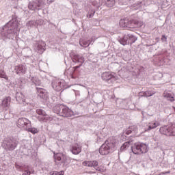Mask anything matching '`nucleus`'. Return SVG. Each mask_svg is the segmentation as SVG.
<instances>
[{
    "label": "nucleus",
    "mask_w": 175,
    "mask_h": 175,
    "mask_svg": "<svg viewBox=\"0 0 175 175\" xmlns=\"http://www.w3.org/2000/svg\"><path fill=\"white\" fill-rule=\"evenodd\" d=\"M54 159L55 162L61 161L62 163H65L66 162V154L61 152L54 153Z\"/></svg>",
    "instance_id": "obj_12"
},
{
    "label": "nucleus",
    "mask_w": 175,
    "mask_h": 175,
    "mask_svg": "<svg viewBox=\"0 0 175 175\" xmlns=\"http://www.w3.org/2000/svg\"><path fill=\"white\" fill-rule=\"evenodd\" d=\"M157 126H159V122H152L148 124V129H155Z\"/></svg>",
    "instance_id": "obj_21"
},
{
    "label": "nucleus",
    "mask_w": 175,
    "mask_h": 175,
    "mask_svg": "<svg viewBox=\"0 0 175 175\" xmlns=\"http://www.w3.org/2000/svg\"><path fill=\"white\" fill-rule=\"evenodd\" d=\"M59 172H57V171H55L53 172L52 174H51V175H59Z\"/></svg>",
    "instance_id": "obj_37"
},
{
    "label": "nucleus",
    "mask_w": 175,
    "mask_h": 175,
    "mask_svg": "<svg viewBox=\"0 0 175 175\" xmlns=\"http://www.w3.org/2000/svg\"><path fill=\"white\" fill-rule=\"evenodd\" d=\"M36 113L39 116H42L43 117H44V116H46V111H44V110H43L42 109H38L36 110Z\"/></svg>",
    "instance_id": "obj_24"
},
{
    "label": "nucleus",
    "mask_w": 175,
    "mask_h": 175,
    "mask_svg": "<svg viewBox=\"0 0 175 175\" xmlns=\"http://www.w3.org/2000/svg\"><path fill=\"white\" fill-rule=\"evenodd\" d=\"M0 78L5 79V80H9V77H8L5 71H0Z\"/></svg>",
    "instance_id": "obj_23"
},
{
    "label": "nucleus",
    "mask_w": 175,
    "mask_h": 175,
    "mask_svg": "<svg viewBox=\"0 0 175 175\" xmlns=\"http://www.w3.org/2000/svg\"><path fill=\"white\" fill-rule=\"evenodd\" d=\"M117 146V142L114 139H108L99 148L100 155H109L110 152H113Z\"/></svg>",
    "instance_id": "obj_1"
},
{
    "label": "nucleus",
    "mask_w": 175,
    "mask_h": 175,
    "mask_svg": "<svg viewBox=\"0 0 175 175\" xmlns=\"http://www.w3.org/2000/svg\"><path fill=\"white\" fill-rule=\"evenodd\" d=\"M71 58L74 62H79L80 65L74 67V70H76L84 64V57L79 55H71Z\"/></svg>",
    "instance_id": "obj_6"
},
{
    "label": "nucleus",
    "mask_w": 175,
    "mask_h": 175,
    "mask_svg": "<svg viewBox=\"0 0 175 175\" xmlns=\"http://www.w3.org/2000/svg\"><path fill=\"white\" fill-rule=\"evenodd\" d=\"M161 40L162 42H167V37H166L165 35H163L161 36Z\"/></svg>",
    "instance_id": "obj_32"
},
{
    "label": "nucleus",
    "mask_w": 175,
    "mask_h": 175,
    "mask_svg": "<svg viewBox=\"0 0 175 175\" xmlns=\"http://www.w3.org/2000/svg\"><path fill=\"white\" fill-rule=\"evenodd\" d=\"M42 44L43 46H46V43H44V42H42Z\"/></svg>",
    "instance_id": "obj_40"
},
{
    "label": "nucleus",
    "mask_w": 175,
    "mask_h": 175,
    "mask_svg": "<svg viewBox=\"0 0 175 175\" xmlns=\"http://www.w3.org/2000/svg\"><path fill=\"white\" fill-rule=\"evenodd\" d=\"M40 8V5L38 4L37 3L33 2L31 4H29V9H30V10H39V8Z\"/></svg>",
    "instance_id": "obj_19"
},
{
    "label": "nucleus",
    "mask_w": 175,
    "mask_h": 175,
    "mask_svg": "<svg viewBox=\"0 0 175 175\" xmlns=\"http://www.w3.org/2000/svg\"><path fill=\"white\" fill-rule=\"evenodd\" d=\"M129 39H133V41L131 42V43H135V40H136L135 39V37H134L133 36H132V35H131V36H129ZM128 43H130V42L128 41Z\"/></svg>",
    "instance_id": "obj_33"
},
{
    "label": "nucleus",
    "mask_w": 175,
    "mask_h": 175,
    "mask_svg": "<svg viewBox=\"0 0 175 175\" xmlns=\"http://www.w3.org/2000/svg\"><path fill=\"white\" fill-rule=\"evenodd\" d=\"M102 79L107 83H114L117 80V75L114 72H105L102 74Z\"/></svg>",
    "instance_id": "obj_4"
},
{
    "label": "nucleus",
    "mask_w": 175,
    "mask_h": 175,
    "mask_svg": "<svg viewBox=\"0 0 175 175\" xmlns=\"http://www.w3.org/2000/svg\"><path fill=\"white\" fill-rule=\"evenodd\" d=\"M171 129V136H175V124H172L170 126Z\"/></svg>",
    "instance_id": "obj_26"
},
{
    "label": "nucleus",
    "mask_w": 175,
    "mask_h": 175,
    "mask_svg": "<svg viewBox=\"0 0 175 175\" xmlns=\"http://www.w3.org/2000/svg\"><path fill=\"white\" fill-rule=\"evenodd\" d=\"M123 40L124 41H122L121 44H123V46H125L126 44H128V40H126V37H124L123 38Z\"/></svg>",
    "instance_id": "obj_30"
},
{
    "label": "nucleus",
    "mask_w": 175,
    "mask_h": 175,
    "mask_svg": "<svg viewBox=\"0 0 175 175\" xmlns=\"http://www.w3.org/2000/svg\"><path fill=\"white\" fill-rule=\"evenodd\" d=\"M4 144H6L7 148H9V150H14V148H16L17 146V144L15 142H14L12 139L5 141Z\"/></svg>",
    "instance_id": "obj_17"
},
{
    "label": "nucleus",
    "mask_w": 175,
    "mask_h": 175,
    "mask_svg": "<svg viewBox=\"0 0 175 175\" xmlns=\"http://www.w3.org/2000/svg\"><path fill=\"white\" fill-rule=\"evenodd\" d=\"M53 116H50L46 113V116H44L43 117L39 118V121L47 122V121H53Z\"/></svg>",
    "instance_id": "obj_18"
},
{
    "label": "nucleus",
    "mask_w": 175,
    "mask_h": 175,
    "mask_svg": "<svg viewBox=\"0 0 175 175\" xmlns=\"http://www.w3.org/2000/svg\"><path fill=\"white\" fill-rule=\"evenodd\" d=\"M107 6H109V8H111V6H113V5H114V1L109 0V1H107Z\"/></svg>",
    "instance_id": "obj_29"
},
{
    "label": "nucleus",
    "mask_w": 175,
    "mask_h": 175,
    "mask_svg": "<svg viewBox=\"0 0 175 175\" xmlns=\"http://www.w3.org/2000/svg\"><path fill=\"white\" fill-rule=\"evenodd\" d=\"M15 72L16 75H25L27 72V68L23 65H18L15 66Z\"/></svg>",
    "instance_id": "obj_13"
},
{
    "label": "nucleus",
    "mask_w": 175,
    "mask_h": 175,
    "mask_svg": "<svg viewBox=\"0 0 175 175\" xmlns=\"http://www.w3.org/2000/svg\"><path fill=\"white\" fill-rule=\"evenodd\" d=\"M36 90L38 95V96H40V98L45 100L49 99V93L47 92V90H46V89L37 88Z\"/></svg>",
    "instance_id": "obj_9"
},
{
    "label": "nucleus",
    "mask_w": 175,
    "mask_h": 175,
    "mask_svg": "<svg viewBox=\"0 0 175 175\" xmlns=\"http://www.w3.org/2000/svg\"><path fill=\"white\" fill-rule=\"evenodd\" d=\"M168 100H170V102H174V97L171 96V97L168 98Z\"/></svg>",
    "instance_id": "obj_35"
},
{
    "label": "nucleus",
    "mask_w": 175,
    "mask_h": 175,
    "mask_svg": "<svg viewBox=\"0 0 175 175\" xmlns=\"http://www.w3.org/2000/svg\"><path fill=\"white\" fill-rule=\"evenodd\" d=\"M71 151L75 155L80 154L81 152V146H80L79 144H74L72 146Z\"/></svg>",
    "instance_id": "obj_16"
},
{
    "label": "nucleus",
    "mask_w": 175,
    "mask_h": 175,
    "mask_svg": "<svg viewBox=\"0 0 175 175\" xmlns=\"http://www.w3.org/2000/svg\"><path fill=\"white\" fill-rule=\"evenodd\" d=\"M17 124L19 128H27L31 124V121L27 118H22L18 119Z\"/></svg>",
    "instance_id": "obj_11"
},
{
    "label": "nucleus",
    "mask_w": 175,
    "mask_h": 175,
    "mask_svg": "<svg viewBox=\"0 0 175 175\" xmlns=\"http://www.w3.org/2000/svg\"><path fill=\"white\" fill-rule=\"evenodd\" d=\"M65 174V172L64 171H60L59 175H64Z\"/></svg>",
    "instance_id": "obj_39"
},
{
    "label": "nucleus",
    "mask_w": 175,
    "mask_h": 175,
    "mask_svg": "<svg viewBox=\"0 0 175 175\" xmlns=\"http://www.w3.org/2000/svg\"><path fill=\"white\" fill-rule=\"evenodd\" d=\"M31 172L29 171H25L22 175H30Z\"/></svg>",
    "instance_id": "obj_36"
},
{
    "label": "nucleus",
    "mask_w": 175,
    "mask_h": 175,
    "mask_svg": "<svg viewBox=\"0 0 175 175\" xmlns=\"http://www.w3.org/2000/svg\"><path fill=\"white\" fill-rule=\"evenodd\" d=\"M12 103V98L10 96L5 97L3 99L1 103V107L3 111H8L10 107V103Z\"/></svg>",
    "instance_id": "obj_7"
},
{
    "label": "nucleus",
    "mask_w": 175,
    "mask_h": 175,
    "mask_svg": "<svg viewBox=\"0 0 175 175\" xmlns=\"http://www.w3.org/2000/svg\"><path fill=\"white\" fill-rule=\"evenodd\" d=\"M132 129H133V126H131L126 130V135H131L132 133Z\"/></svg>",
    "instance_id": "obj_27"
},
{
    "label": "nucleus",
    "mask_w": 175,
    "mask_h": 175,
    "mask_svg": "<svg viewBox=\"0 0 175 175\" xmlns=\"http://www.w3.org/2000/svg\"><path fill=\"white\" fill-rule=\"evenodd\" d=\"M73 116V111L68 108V107H64L62 112L60 113V117H72Z\"/></svg>",
    "instance_id": "obj_10"
},
{
    "label": "nucleus",
    "mask_w": 175,
    "mask_h": 175,
    "mask_svg": "<svg viewBox=\"0 0 175 175\" xmlns=\"http://www.w3.org/2000/svg\"><path fill=\"white\" fill-rule=\"evenodd\" d=\"M27 131L28 132H31V133H33V135L38 133V129L36 128H29Z\"/></svg>",
    "instance_id": "obj_25"
},
{
    "label": "nucleus",
    "mask_w": 175,
    "mask_h": 175,
    "mask_svg": "<svg viewBox=\"0 0 175 175\" xmlns=\"http://www.w3.org/2000/svg\"><path fill=\"white\" fill-rule=\"evenodd\" d=\"M52 87L55 91H62L64 90V82L59 80H55L52 82Z\"/></svg>",
    "instance_id": "obj_8"
},
{
    "label": "nucleus",
    "mask_w": 175,
    "mask_h": 175,
    "mask_svg": "<svg viewBox=\"0 0 175 175\" xmlns=\"http://www.w3.org/2000/svg\"><path fill=\"white\" fill-rule=\"evenodd\" d=\"M170 173V171H167L166 172H162V174H169Z\"/></svg>",
    "instance_id": "obj_38"
},
{
    "label": "nucleus",
    "mask_w": 175,
    "mask_h": 175,
    "mask_svg": "<svg viewBox=\"0 0 175 175\" xmlns=\"http://www.w3.org/2000/svg\"><path fill=\"white\" fill-rule=\"evenodd\" d=\"M126 147H129V142H125L121 147L122 150H125Z\"/></svg>",
    "instance_id": "obj_28"
},
{
    "label": "nucleus",
    "mask_w": 175,
    "mask_h": 175,
    "mask_svg": "<svg viewBox=\"0 0 175 175\" xmlns=\"http://www.w3.org/2000/svg\"><path fill=\"white\" fill-rule=\"evenodd\" d=\"M83 166H88V167H94L98 172H101L103 173L105 171L100 167H98L99 165V163L97 161H85L82 163Z\"/></svg>",
    "instance_id": "obj_5"
},
{
    "label": "nucleus",
    "mask_w": 175,
    "mask_h": 175,
    "mask_svg": "<svg viewBox=\"0 0 175 175\" xmlns=\"http://www.w3.org/2000/svg\"><path fill=\"white\" fill-rule=\"evenodd\" d=\"M163 96H164V98H167V99H169V98H171L172 94H170V93H164Z\"/></svg>",
    "instance_id": "obj_31"
},
{
    "label": "nucleus",
    "mask_w": 175,
    "mask_h": 175,
    "mask_svg": "<svg viewBox=\"0 0 175 175\" xmlns=\"http://www.w3.org/2000/svg\"><path fill=\"white\" fill-rule=\"evenodd\" d=\"M16 99L18 103L25 105V96L21 92H16Z\"/></svg>",
    "instance_id": "obj_15"
},
{
    "label": "nucleus",
    "mask_w": 175,
    "mask_h": 175,
    "mask_svg": "<svg viewBox=\"0 0 175 175\" xmlns=\"http://www.w3.org/2000/svg\"><path fill=\"white\" fill-rule=\"evenodd\" d=\"M160 133L166 136H172L170 126H164L160 128Z\"/></svg>",
    "instance_id": "obj_14"
},
{
    "label": "nucleus",
    "mask_w": 175,
    "mask_h": 175,
    "mask_svg": "<svg viewBox=\"0 0 175 175\" xmlns=\"http://www.w3.org/2000/svg\"><path fill=\"white\" fill-rule=\"evenodd\" d=\"M131 150L135 155H142L148 152V146L146 144L136 143L131 147Z\"/></svg>",
    "instance_id": "obj_3"
},
{
    "label": "nucleus",
    "mask_w": 175,
    "mask_h": 175,
    "mask_svg": "<svg viewBox=\"0 0 175 175\" xmlns=\"http://www.w3.org/2000/svg\"><path fill=\"white\" fill-rule=\"evenodd\" d=\"M79 44L82 47H88V46H90V44H91V42L87 40H81L79 41Z\"/></svg>",
    "instance_id": "obj_20"
},
{
    "label": "nucleus",
    "mask_w": 175,
    "mask_h": 175,
    "mask_svg": "<svg viewBox=\"0 0 175 175\" xmlns=\"http://www.w3.org/2000/svg\"><path fill=\"white\" fill-rule=\"evenodd\" d=\"M145 95H146V96H152V94H151L150 92H146Z\"/></svg>",
    "instance_id": "obj_34"
},
{
    "label": "nucleus",
    "mask_w": 175,
    "mask_h": 175,
    "mask_svg": "<svg viewBox=\"0 0 175 175\" xmlns=\"http://www.w3.org/2000/svg\"><path fill=\"white\" fill-rule=\"evenodd\" d=\"M120 25L122 28H140L143 27V21L137 18H133L131 19H122L120 21Z\"/></svg>",
    "instance_id": "obj_2"
},
{
    "label": "nucleus",
    "mask_w": 175,
    "mask_h": 175,
    "mask_svg": "<svg viewBox=\"0 0 175 175\" xmlns=\"http://www.w3.org/2000/svg\"><path fill=\"white\" fill-rule=\"evenodd\" d=\"M53 111L54 113H55L56 114H58V116H61V107L59 106H55L54 108H53Z\"/></svg>",
    "instance_id": "obj_22"
}]
</instances>
